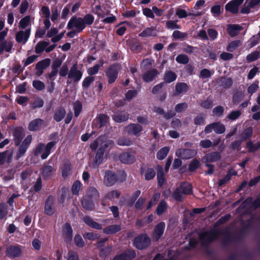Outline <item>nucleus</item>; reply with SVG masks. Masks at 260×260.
<instances>
[{
    "mask_svg": "<svg viewBox=\"0 0 260 260\" xmlns=\"http://www.w3.org/2000/svg\"><path fill=\"white\" fill-rule=\"evenodd\" d=\"M114 146V142L107 139L105 136H101L96 139L90 147L92 150L98 149L99 150L105 153L112 149Z\"/></svg>",
    "mask_w": 260,
    "mask_h": 260,
    "instance_id": "f257e3e1",
    "label": "nucleus"
},
{
    "mask_svg": "<svg viewBox=\"0 0 260 260\" xmlns=\"http://www.w3.org/2000/svg\"><path fill=\"white\" fill-rule=\"evenodd\" d=\"M55 144V142H50L46 145L43 144H39L35 151V155L40 156L42 159H46L49 155L51 148Z\"/></svg>",
    "mask_w": 260,
    "mask_h": 260,
    "instance_id": "f03ea898",
    "label": "nucleus"
},
{
    "mask_svg": "<svg viewBox=\"0 0 260 260\" xmlns=\"http://www.w3.org/2000/svg\"><path fill=\"white\" fill-rule=\"evenodd\" d=\"M8 31V28H6L4 30L0 31V54H2L4 51L9 52L13 46V43L11 40H5Z\"/></svg>",
    "mask_w": 260,
    "mask_h": 260,
    "instance_id": "7ed1b4c3",
    "label": "nucleus"
},
{
    "mask_svg": "<svg viewBox=\"0 0 260 260\" xmlns=\"http://www.w3.org/2000/svg\"><path fill=\"white\" fill-rule=\"evenodd\" d=\"M68 27L70 29L75 27L76 30L80 32L85 27V25L82 18H73L69 21Z\"/></svg>",
    "mask_w": 260,
    "mask_h": 260,
    "instance_id": "20e7f679",
    "label": "nucleus"
},
{
    "mask_svg": "<svg viewBox=\"0 0 260 260\" xmlns=\"http://www.w3.org/2000/svg\"><path fill=\"white\" fill-rule=\"evenodd\" d=\"M150 239L146 235H142L136 237L134 244L138 249H143L147 247L150 244Z\"/></svg>",
    "mask_w": 260,
    "mask_h": 260,
    "instance_id": "39448f33",
    "label": "nucleus"
},
{
    "mask_svg": "<svg viewBox=\"0 0 260 260\" xmlns=\"http://www.w3.org/2000/svg\"><path fill=\"white\" fill-rule=\"evenodd\" d=\"M197 152L193 149H179L176 152V155L178 157L182 159H189L197 154Z\"/></svg>",
    "mask_w": 260,
    "mask_h": 260,
    "instance_id": "423d86ee",
    "label": "nucleus"
},
{
    "mask_svg": "<svg viewBox=\"0 0 260 260\" xmlns=\"http://www.w3.org/2000/svg\"><path fill=\"white\" fill-rule=\"evenodd\" d=\"M30 34V28L20 30L16 34V41L18 43L25 44L28 41Z\"/></svg>",
    "mask_w": 260,
    "mask_h": 260,
    "instance_id": "0eeeda50",
    "label": "nucleus"
},
{
    "mask_svg": "<svg viewBox=\"0 0 260 260\" xmlns=\"http://www.w3.org/2000/svg\"><path fill=\"white\" fill-rule=\"evenodd\" d=\"M244 0H235L229 2L225 6V10L232 13H237L238 12L239 6Z\"/></svg>",
    "mask_w": 260,
    "mask_h": 260,
    "instance_id": "6e6552de",
    "label": "nucleus"
},
{
    "mask_svg": "<svg viewBox=\"0 0 260 260\" xmlns=\"http://www.w3.org/2000/svg\"><path fill=\"white\" fill-rule=\"evenodd\" d=\"M45 213L48 215H53L55 211L54 205V199L52 197H49L45 204L44 207Z\"/></svg>",
    "mask_w": 260,
    "mask_h": 260,
    "instance_id": "1a4fd4ad",
    "label": "nucleus"
},
{
    "mask_svg": "<svg viewBox=\"0 0 260 260\" xmlns=\"http://www.w3.org/2000/svg\"><path fill=\"white\" fill-rule=\"evenodd\" d=\"M116 181L117 177L114 173L110 171L106 172L104 182L106 186H112Z\"/></svg>",
    "mask_w": 260,
    "mask_h": 260,
    "instance_id": "9d476101",
    "label": "nucleus"
},
{
    "mask_svg": "<svg viewBox=\"0 0 260 260\" xmlns=\"http://www.w3.org/2000/svg\"><path fill=\"white\" fill-rule=\"evenodd\" d=\"M216 237V232L215 231L204 232L200 235V240L204 243L212 241Z\"/></svg>",
    "mask_w": 260,
    "mask_h": 260,
    "instance_id": "9b49d317",
    "label": "nucleus"
},
{
    "mask_svg": "<svg viewBox=\"0 0 260 260\" xmlns=\"http://www.w3.org/2000/svg\"><path fill=\"white\" fill-rule=\"evenodd\" d=\"M82 76V72L77 69V64H74L68 74V78H73L75 81H79Z\"/></svg>",
    "mask_w": 260,
    "mask_h": 260,
    "instance_id": "f8f14e48",
    "label": "nucleus"
},
{
    "mask_svg": "<svg viewBox=\"0 0 260 260\" xmlns=\"http://www.w3.org/2000/svg\"><path fill=\"white\" fill-rule=\"evenodd\" d=\"M21 253V249L18 246L11 245L7 249V254L9 257H17L19 256Z\"/></svg>",
    "mask_w": 260,
    "mask_h": 260,
    "instance_id": "ddd939ff",
    "label": "nucleus"
},
{
    "mask_svg": "<svg viewBox=\"0 0 260 260\" xmlns=\"http://www.w3.org/2000/svg\"><path fill=\"white\" fill-rule=\"evenodd\" d=\"M125 131L129 134L137 135L142 131V127L138 124H131L125 127Z\"/></svg>",
    "mask_w": 260,
    "mask_h": 260,
    "instance_id": "4468645a",
    "label": "nucleus"
},
{
    "mask_svg": "<svg viewBox=\"0 0 260 260\" xmlns=\"http://www.w3.org/2000/svg\"><path fill=\"white\" fill-rule=\"evenodd\" d=\"M44 126V121L41 119H36L32 120L28 124V128L30 131L39 130Z\"/></svg>",
    "mask_w": 260,
    "mask_h": 260,
    "instance_id": "2eb2a0df",
    "label": "nucleus"
},
{
    "mask_svg": "<svg viewBox=\"0 0 260 260\" xmlns=\"http://www.w3.org/2000/svg\"><path fill=\"white\" fill-rule=\"evenodd\" d=\"M242 29V27L238 24H230L227 26V31L232 37L237 35Z\"/></svg>",
    "mask_w": 260,
    "mask_h": 260,
    "instance_id": "dca6fc26",
    "label": "nucleus"
},
{
    "mask_svg": "<svg viewBox=\"0 0 260 260\" xmlns=\"http://www.w3.org/2000/svg\"><path fill=\"white\" fill-rule=\"evenodd\" d=\"M157 75V71L153 69L144 74L143 79L145 82H149L155 79Z\"/></svg>",
    "mask_w": 260,
    "mask_h": 260,
    "instance_id": "f3484780",
    "label": "nucleus"
},
{
    "mask_svg": "<svg viewBox=\"0 0 260 260\" xmlns=\"http://www.w3.org/2000/svg\"><path fill=\"white\" fill-rule=\"evenodd\" d=\"M50 64V60L46 59L38 62L36 64V68L38 71V75H41L42 73V70L48 67Z\"/></svg>",
    "mask_w": 260,
    "mask_h": 260,
    "instance_id": "a211bd4d",
    "label": "nucleus"
},
{
    "mask_svg": "<svg viewBox=\"0 0 260 260\" xmlns=\"http://www.w3.org/2000/svg\"><path fill=\"white\" fill-rule=\"evenodd\" d=\"M118 71L115 67H113L109 69L107 75L110 83H113L117 77Z\"/></svg>",
    "mask_w": 260,
    "mask_h": 260,
    "instance_id": "6ab92c4d",
    "label": "nucleus"
},
{
    "mask_svg": "<svg viewBox=\"0 0 260 260\" xmlns=\"http://www.w3.org/2000/svg\"><path fill=\"white\" fill-rule=\"evenodd\" d=\"M165 227L164 222H160L155 227L153 233V236L156 239H158L164 233Z\"/></svg>",
    "mask_w": 260,
    "mask_h": 260,
    "instance_id": "aec40b11",
    "label": "nucleus"
},
{
    "mask_svg": "<svg viewBox=\"0 0 260 260\" xmlns=\"http://www.w3.org/2000/svg\"><path fill=\"white\" fill-rule=\"evenodd\" d=\"M121 162L125 164H131L134 161V156L129 153H123L119 156Z\"/></svg>",
    "mask_w": 260,
    "mask_h": 260,
    "instance_id": "412c9836",
    "label": "nucleus"
},
{
    "mask_svg": "<svg viewBox=\"0 0 260 260\" xmlns=\"http://www.w3.org/2000/svg\"><path fill=\"white\" fill-rule=\"evenodd\" d=\"M188 89V86L184 83H178L175 86V95H178L186 92Z\"/></svg>",
    "mask_w": 260,
    "mask_h": 260,
    "instance_id": "4be33fe9",
    "label": "nucleus"
},
{
    "mask_svg": "<svg viewBox=\"0 0 260 260\" xmlns=\"http://www.w3.org/2000/svg\"><path fill=\"white\" fill-rule=\"evenodd\" d=\"M83 221L89 226L95 229H101L102 226L96 222L93 221L91 218L88 216H86L83 218Z\"/></svg>",
    "mask_w": 260,
    "mask_h": 260,
    "instance_id": "5701e85b",
    "label": "nucleus"
},
{
    "mask_svg": "<svg viewBox=\"0 0 260 260\" xmlns=\"http://www.w3.org/2000/svg\"><path fill=\"white\" fill-rule=\"evenodd\" d=\"M157 35V31L153 28L148 27L145 29L139 34V36L142 37H148L150 36H155Z\"/></svg>",
    "mask_w": 260,
    "mask_h": 260,
    "instance_id": "b1692460",
    "label": "nucleus"
},
{
    "mask_svg": "<svg viewBox=\"0 0 260 260\" xmlns=\"http://www.w3.org/2000/svg\"><path fill=\"white\" fill-rule=\"evenodd\" d=\"M95 11L98 16L101 18H104L109 13V10L99 5L95 7Z\"/></svg>",
    "mask_w": 260,
    "mask_h": 260,
    "instance_id": "393cba45",
    "label": "nucleus"
},
{
    "mask_svg": "<svg viewBox=\"0 0 260 260\" xmlns=\"http://www.w3.org/2000/svg\"><path fill=\"white\" fill-rule=\"evenodd\" d=\"M221 158L220 154L217 152H214L207 154L204 158L207 161L213 162L220 159Z\"/></svg>",
    "mask_w": 260,
    "mask_h": 260,
    "instance_id": "a878e982",
    "label": "nucleus"
},
{
    "mask_svg": "<svg viewBox=\"0 0 260 260\" xmlns=\"http://www.w3.org/2000/svg\"><path fill=\"white\" fill-rule=\"evenodd\" d=\"M170 151V148L168 147H164L161 148L156 154V157L159 160L164 159L168 154Z\"/></svg>",
    "mask_w": 260,
    "mask_h": 260,
    "instance_id": "bb28decb",
    "label": "nucleus"
},
{
    "mask_svg": "<svg viewBox=\"0 0 260 260\" xmlns=\"http://www.w3.org/2000/svg\"><path fill=\"white\" fill-rule=\"evenodd\" d=\"M99 197V193L97 190L94 187H90L87 192L85 197L89 199H96Z\"/></svg>",
    "mask_w": 260,
    "mask_h": 260,
    "instance_id": "cd10ccee",
    "label": "nucleus"
},
{
    "mask_svg": "<svg viewBox=\"0 0 260 260\" xmlns=\"http://www.w3.org/2000/svg\"><path fill=\"white\" fill-rule=\"evenodd\" d=\"M82 205L83 207L87 210H91L94 209V205L92 203L91 199H89L88 198H86L85 197L83 198Z\"/></svg>",
    "mask_w": 260,
    "mask_h": 260,
    "instance_id": "c85d7f7f",
    "label": "nucleus"
},
{
    "mask_svg": "<svg viewBox=\"0 0 260 260\" xmlns=\"http://www.w3.org/2000/svg\"><path fill=\"white\" fill-rule=\"evenodd\" d=\"M104 153L98 150L93 164L94 166H98L102 164L103 160Z\"/></svg>",
    "mask_w": 260,
    "mask_h": 260,
    "instance_id": "c756f323",
    "label": "nucleus"
},
{
    "mask_svg": "<svg viewBox=\"0 0 260 260\" xmlns=\"http://www.w3.org/2000/svg\"><path fill=\"white\" fill-rule=\"evenodd\" d=\"M179 189L185 194H189L192 192V187L190 184L187 183H183L179 187Z\"/></svg>",
    "mask_w": 260,
    "mask_h": 260,
    "instance_id": "7c9ffc66",
    "label": "nucleus"
},
{
    "mask_svg": "<svg viewBox=\"0 0 260 260\" xmlns=\"http://www.w3.org/2000/svg\"><path fill=\"white\" fill-rule=\"evenodd\" d=\"M63 234L66 238L71 239L72 234V229L70 224L66 223L63 228Z\"/></svg>",
    "mask_w": 260,
    "mask_h": 260,
    "instance_id": "2f4dec72",
    "label": "nucleus"
},
{
    "mask_svg": "<svg viewBox=\"0 0 260 260\" xmlns=\"http://www.w3.org/2000/svg\"><path fill=\"white\" fill-rule=\"evenodd\" d=\"M213 128V131L217 134H222L225 131L224 125L220 122H214Z\"/></svg>",
    "mask_w": 260,
    "mask_h": 260,
    "instance_id": "473e14b6",
    "label": "nucleus"
},
{
    "mask_svg": "<svg viewBox=\"0 0 260 260\" xmlns=\"http://www.w3.org/2000/svg\"><path fill=\"white\" fill-rule=\"evenodd\" d=\"M177 75L171 71H168L166 73L164 80L167 83H171L176 80Z\"/></svg>",
    "mask_w": 260,
    "mask_h": 260,
    "instance_id": "72a5a7b5",
    "label": "nucleus"
},
{
    "mask_svg": "<svg viewBox=\"0 0 260 260\" xmlns=\"http://www.w3.org/2000/svg\"><path fill=\"white\" fill-rule=\"evenodd\" d=\"M30 23V17L29 16H26L20 20L19 25L20 28L25 29L29 25Z\"/></svg>",
    "mask_w": 260,
    "mask_h": 260,
    "instance_id": "f704fd0d",
    "label": "nucleus"
},
{
    "mask_svg": "<svg viewBox=\"0 0 260 260\" xmlns=\"http://www.w3.org/2000/svg\"><path fill=\"white\" fill-rule=\"evenodd\" d=\"M120 230L119 225H112L104 229L105 233L110 234L118 232Z\"/></svg>",
    "mask_w": 260,
    "mask_h": 260,
    "instance_id": "c9c22d12",
    "label": "nucleus"
},
{
    "mask_svg": "<svg viewBox=\"0 0 260 260\" xmlns=\"http://www.w3.org/2000/svg\"><path fill=\"white\" fill-rule=\"evenodd\" d=\"M11 154H7V153H0V165H3L6 161L10 163L11 159Z\"/></svg>",
    "mask_w": 260,
    "mask_h": 260,
    "instance_id": "e433bc0d",
    "label": "nucleus"
},
{
    "mask_svg": "<svg viewBox=\"0 0 260 260\" xmlns=\"http://www.w3.org/2000/svg\"><path fill=\"white\" fill-rule=\"evenodd\" d=\"M259 56V52L257 51H255L247 55L246 60L248 62H252L257 60Z\"/></svg>",
    "mask_w": 260,
    "mask_h": 260,
    "instance_id": "4c0bfd02",
    "label": "nucleus"
},
{
    "mask_svg": "<svg viewBox=\"0 0 260 260\" xmlns=\"http://www.w3.org/2000/svg\"><path fill=\"white\" fill-rule=\"evenodd\" d=\"M65 114V110L63 109H59L55 112L54 118L56 121L59 122L62 119Z\"/></svg>",
    "mask_w": 260,
    "mask_h": 260,
    "instance_id": "58836bf2",
    "label": "nucleus"
},
{
    "mask_svg": "<svg viewBox=\"0 0 260 260\" xmlns=\"http://www.w3.org/2000/svg\"><path fill=\"white\" fill-rule=\"evenodd\" d=\"M167 208V205L166 202L161 201L157 207L156 210V214L158 215L162 214L166 210Z\"/></svg>",
    "mask_w": 260,
    "mask_h": 260,
    "instance_id": "ea45409f",
    "label": "nucleus"
},
{
    "mask_svg": "<svg viewBox=\"0 0 260 260\" xmlns=\"http://www.w3.org/2000/svg\"><path fill=\"white\" fill-rule=\"evenodd\" d=\"M157 177L158 179V184L161 186L164 183V176L163 175V169L160 166H157Z\"/></svg>",
    "mask_w": 260,
    "mask_h": 260,
    "instance_id": "a19ab883",
    "label": "nucleus"
},
{
    "mask_svg": "<svg viewBox=\"0 0 260 260\" xmlns=\"http://www.w3.org/2000/svg\"><path fill=\"white\" fill-rule=\"evenodd\" d=\"M241 115V112L240 110L233 111L227 116V118L231 120H235L238 119Z\"/></svg>",
    "mask_w": 260,
    "mask_h": 260,
    "instance_id": "79ce46f5",
    "label": "nucleus"
},
{
    "mask_svg": "<svg viewBox=\"0 0 260 260\" xmlns=\"http://www.w3.org/2000/svg\"><path fill=\"white\" fill-rule=\"evenodd\" d=\"M241 44V42L239 40H235L230 43L228 47L227 50L230 52H233Z\"/></svg>",
    "mask_w": 260,
    "mask_h": 260,
    "instance_id": "37998d69",
    "label": "nucleus"
},
{
    "mask_svg": "<svg viewBox=\"0 0 260 260\" xmlns=\"http://www.w3.org/2000/svg\"><path fill=\"white\" fill-rule=\"evenodd\" d=\"M52 171L53 168L52 167L46 166L43 168L42 174L44 177L47 178L51 175Z\"/></svg>",
    "mask_w": 260,
    "mask_h": 260,
    "instance_id": "c03bdc74",
    "label": "nucleus"
},
{
    "mask_svg": "<svg viewBox=\"0 0 260 260\" xmlns=\"http://www.w3.org/2000/svg\"><path fill=\"white\" fill-rule=\"evenodd\" d=\"M128 117V115L125 114H118L114 115L113 119L117 122H121L127 120Z\"/></svg>",
    "mask_w": 260,
    "mask_h": 260,
    "instance_id": "a18cd8bd",
    "label": "nucleus"
},
{
    "mask_svg": "<svg viewBox=\"0 0 260 260\" xmlns=\"http://www.w3.org/2000/svg\"><path fill=\"white\" fill-rule=\"evenodd\" d=\"M184 194L179 188H177L174 192L173 197L176 200L180 201L183 199Z\"/></svg>",
    "mask_w": 260,
    "mask_h": 260,
    "instance_id": "49530a36",
    "label": "nucleus"
},
{
    "mask_svg": "<svg viewBox=\"0 0 260 260\" xmlns=\"http://www.w3.org/2000/svg\"><path fill=\"white\" fill-rule=\"evenodd\" d=\"M224 108L221 106H218L214 108L213 110V113L215 116L221 117L223 113Z\"/></svg>",
    "mask_w": 260,
    "mask_h": 260,
    "instance_id": "de8ad7c7",
    "label": "nucleus"
},
{
    "mask_svg": "<svg viewBox=\"0 0 260 260\" xmlns=\"http://www.w3.org/2000/svg\"><path fill=\"white\" fill-rule=\"evenodd\" d=\"M48 45V43L46 42H41L37 44L36 47V52L40 53L42 52Z\"/></svg>",
    "mask_w": 260,
    "mask_h": 260,
    "instance_id": "09e8293b",
    "label": "nucleus"
},
{
    "mask_svg": "<svg viewBox=\"0 0 260 260\" xmlns=\"http://www.w3.org/2000/svg\"><path fill=\"white\" fill-rule=\"evenodd\" d=\"M60 15L59 11L55 7L51 9V15L50 18L52 21H55L59 17Z\"/></svg>",
    "mask_w": 260,
    "mask_h": 260,
    "instance_id": "8fccbe9b",
    "label": "nucleus"
},
{
    "mask_svg": "<svg viewBox=\"0 0 260 260\" xmlns=\"http://www.w3.org/2000/svg\"><path fill=\"white\" fill-rule=\"evenodd\" d=\"M172 35L175 39H183L187 37V34L179 30H175Z\"/></svg>",
    "mask_w": 260,
    "mask_h": 260,
    "instance_id": "3c124183",
    "label": "nucleus"
},
{
    "mask_svg": "<svg viewBox=\"0 0 260 260\" xmlns=\"http://www.w3.org/2000/svg\"><path fill=\"white\" fill-rule=\"evenodd\" d=\"M133 142L129 139L122 138L117 141V144L120 146H129L132 144Z\"/></svg>",
    "mask_w": 260,
    "mask_h": 260,
    "instance_id": "603ef678",
    "label": "nucleus"
},
{
    "mask_svg": "<svg viewBox=\"0 0 260 260\" xmlns=\"http://www.w3.org/2000/svg\"><path fill=\"white\" fill-rule=\"evenodd\" d=\"M74 109L75 116L77 117L79 116L82 110V105L80 102L77 101L74 104Z\"/></svg>",
    "mask_w": 260,
    "mask_h": 260,
    "instance_id": "864d4df0",
    "label": "nucleus"
},
{
    "mask_svg": "<svg viewBox=\"0 0 260 260\" xmlns=\"http://www.w3.org/2000/svg\"><path fill=\"white\" fill-rule=\"evenodd\" d=\"M166 26L168 29H180V26L177 24V21L170 20L167 22Z\"/></svg>",
    "mask_w": 260,
    "mask_h": 260,
    "instance_id": "5fc2aeb1",
    "label": "nucleus"
},
{
    "mask_svg": "<svg viewBox=\"0 0 260 260\" xmlns=\"http://www.w3.org/2000/svg\"><path fill=\"white\" fill-rule=\"evenodd\" d=\"M176 60L178 62L183 64L187 63L189 61L188 57L184 54H180L178 55L176 57Z\"/></svg>",
    "mask_w": 260,
    "mask_h": 260,
    "instance_id": "6e6d98bb",
    "label": "nucleus"
},
{
    "mask_svg": "<svg viewBox=\"0 0 260 260\" xmlns=\"http://www.w3.org/2000/svg\"><path fill=\"white\" fill-rule=\"evenodd\" d=\"M155 175V171L152 169H148L145 174V178L149 180L152 179Z\"/></svg>",
    "mask_w": 260,
    "mask_h": 260,
    "instance_id": "4d7b16f0",
    "label": "nucleus"
},
{
    "mask_svg": "<svg viewBox=\"0 0 260 260\" xmlns=\"http://www.w3.org/2000/svg\"><path fill=\"white\" fill-rule=\"evenodd\" d=\"M258 82L257 81H255L253 83L250 85L247 91L249 93L253 94L255 92L258 88Z\"/></svg>",
    "mask_w": 260,
    "mask_h": 260,
    "instance_id": "13d9d810",
    "label": "nucleus"
},
{
    "mask_svg": "<svg viewBox=\"0 0 260 260\" xmlns=\"http://www.w3.org/2000/svg\"><path fill=\"white\" fill-rule=\"evenodd\" d=\"M252 134V128L251 127H248L242 133L241 137L243 140H245L250 137Z\"/></svg>",
    "mask_w": 260,
    "mask_h": 260,
    "instance_id": "bf43d9fd",
    "label": "nucleus"
},
{
    "mask_svg": "<svg viewBox=\"0 0 260 260\" xmlns=\"http://www.w3.org/2000/svg\"><path fill=\"white\" fill-rule=\"evenodd\" d=\"M159 197H160L159 193L155 194L153 196V197H152L151 201L149 202V203L147 207V209H149L151 207H152L153 205H154L155 204V203L158 201Z\"/></svg>",
    "mask_w": 260,
    "mask_h": 260,
    "instance_id": "052dcab7",
    "label": "nucleus"
},
{
    "mask_svg": "<svg viewBox=\"0 0 260 260\" xmlns=\"http://www.w3.org/2000/svg\"><path fill=\"white\" fill-rule=\"evenodd\" d=\"M32 85L34 88L37 90H41L45 88V85L43 82L40 80H35L32 82Z\"/></svg>",
    "mask_w": 260,
    "mask_h": 260,
    "instance_id": "680f3d73",
    "label": "nucleus"
},
{
    "mask_svg": "<svg viewBox=\"0 0 260 260\" xmlns=\"http://www.w3.org/2000/svg\"><path fill=\"white\" fill-rule=\"evenodd\" d=\"M82 20H84V25H90L94 21V17L92 15L90 14L86 15Z\"/></svg>",
    "mask_w": 260,
    "mask_h": 260,
    "instance_id": "e2e57ef3",
    "label": "nucleus"
},
{
    "mask_svg": "<svg viewBox=\"0 0 260 260\" xmlns=\"http://www.w3.org/2000/svg\"><path fill=\"white\" fill-rule=\"evenodd\" d=\"M212 73L208 69H204L201 71L200 76L203 79H206L209 78Z\"/></svg>",
    "mask_w": 260,
    "mask_h": 260,
    "instance_id": "0e129e2a",
    "label": "nucleus"
},
{
    "mask_svg": "<svg viewBox=\"0 0 260 260\" xmlns=\"http://www.w3.org/2000/svg\"><path fill=\"white\" fill-rule=\"evenodd\" d=\"M176 14L179 18H185L187 16V13L185 10L180 8H178L176 10Z\"/></svg>",
    "mask_w": 260,
    "mask_h": 260,
    "instance_id": "69168bd1",
    "label": "nucleus"
},
{
    "mask_svg": "<svg viewBox=\"0 0 260 260\" xmlns=\"http://www.w3.org/2000/svg\"><path fill=\"white\" fill-rule=\"evenodd\" d=\"M200 145L203 148H208L212 146V142L209 139H205L200 141Z\"/></svg>",
    "mask_w": 260,
    "mask_h": 260,
    "instance_id": "338daca9",
    "label": "nucleus"
},
{
    "mask_svg": "<svg viewBox=\"0 0 260 260\" xmlns=\"http://www.w3.org/2000/svg\"><path fill=\"white\" fill-rule=\"evenodd\" d=\"M80 187L81 183L78 181L75 182L72 187L73 193L75 194H78L80 190Z\"/></svg>",
    "mask_w": 260,
    "mask_h": 260,
    "instance_id": "774afa93",
    "label": "nucleus"
}]
</instances>
